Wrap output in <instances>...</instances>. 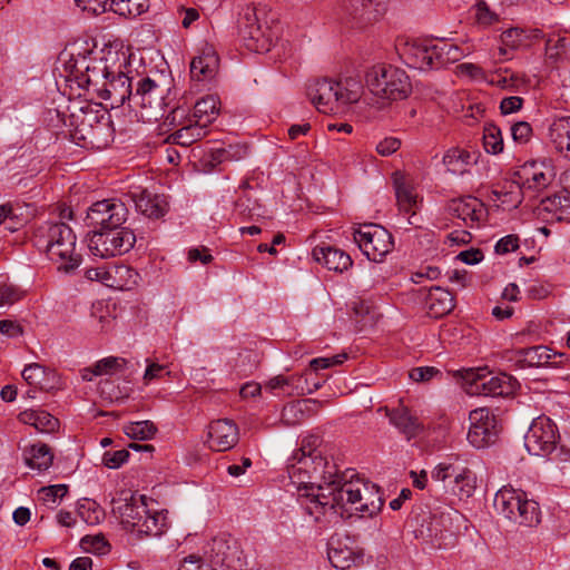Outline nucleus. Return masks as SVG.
Returning a JSON list of instances; mask_svg holds the SVG:
<instances>
[{
    "label": "nucleus",
    "instance_id": "11",
    "mask_svg": "<svg viewBox=\"0 0 570 570\" xmlns=\"http://www.w3.org/2000/svg\"><path fill=\"white\" fill-rule=\"evenodd\" d=\"M128 209L117 198H109L92 204L86 216L87 225L94 230H106L122 227L127 220Z\"/></svg>",
    "mask_w": 570,
    "mask_h": 570
},
{
    "label": "nucleus",
    "instance_id": "32",
    "mask_svg": "<svg viewBox=\"0 0 570 570\" xmlns=\"http://www.w3.org/2000/svg\"><path fill=\"white\" fill-rule=\"evenodd\" d=\"M302 383H306L304 375H276L264 384V389L275 395H297L303 392Z\"/></svg>",
    "mask_w": 570,
    "mask_h": 570
},
{
    "label": "nucleus",
    "instance_id": "48",
    "mask_svg": "<svg viewBox=\"0 0 570 570\" xmlns=\"http://www.w3.org/2000/svg\"><path fill=\"white\" fill-rule=\"evenodd\" d=\"M149 9V0H110L109 10L124 17L135 18Z\"/></svg>",
    "mask_w": 570,
    "mask_h": 570
},
{
    "label": "nucleus",
    "instance_id": "21",
    "mask_svg": "<svg viewBox=\"0 0 570 570\" xmlns=\"http://www.w3.org/2000/svg\"><path fill=\"white\" fill-rule=\"evenodd\" d=\"M564 355L562 353L552 352L543 345L532 346L529 348H520L513 352L511 361L519 367H558L563 363Z\"/></svg>",
    "mask_w": 570,
    "mask_h": 570
},
{
    "label": "nucleus",
    "instance_id": "39",
    "mask_svg": "<svg viewBox=\"0 0 570 570\" xmlns=\"http://www.w3.org/2000/svg\"><path fill=\"white\" fill-rule=\"evenodd\" d=\"M540 209L548 213L551 219L570 222V194L560 193L542 199Z\"/></svg>",
    "mask_w": 570,
    "mask_h": 570
},
{
    "label": "nucleus",
    "instance_id": "27",
    "mask_svg": "<svg viewBox=\"0 0 570 570\" xmlns=\"http://www.w3.org/2000/svg\"><path fill=\"white\" fill-rule=\"evenodd\" d=\"M136 209L148 218H160L168 210V204L164 196L141 190L132 194Z\"/></svg>",
    "mask_w": 570,
    "mask_h": 570
},
{
    "label": "nucleus",
    "instance_id": "13",
    "mask_svg": "<svg viewBox=\"0 0 570 570\" xmlns=\"http://www.w3.org/2000/svg\"><path fill=\"white\" fill-rule=\"evenodd\" d=\"M466 392L472 395L502 396L512 393L515 381L512 376L500 373L493 375L487 370L471 371L465 377Z\"/></svg>",
    "mask_w": 570,
    "mask_h": 570
},
{
    "label": "nucleus",
    "instance_id": "22",
    "mask_svg": "<svg viewBox=\"0 0 570 570\" xmlns=\"http://www.w3.org/2000/svg\"><path fill=\"white\" fill-rule=\"evenodd\" d=\"M524 189L540 190L549 186L554 179L556 173L553 166L548 161L525 163L519 171L515 173Z\"/></svg>",
    "mask_w": 570,
    "mask_h": 570
},
{
    "label": "nucleus",
    "instance_id": "1",
    "mask_svg": "<svg viewBox=\"0 0 570 570\" xmlns=\"http://www.w3.org/2000/svg\"><path fill=\"white\" fill-rule=\"evenodd\" d=\"M32 242L39 250L47 254L60 272L71 273L81 264V255L76 249L77 236L65 223L40 224L33 232Z\"/></svg>",
    "mask_w": 570,
    "mask_h": 570
},
{
    "label": "nucleus",
    "instance_id": "49",
    "mask_svg": "<svg viewBox=\"0 0 570 570\" xmlns=\"http://www.w3.org/2000/svg\"><path fill=\"white\" fill-rule=\"evenodd\" d=\"M353 12L367 20L377 19L386 10L385 0H351Z\"/></svg>",
    "mask_w": 570,
    "mask_h": 570
},
{
    "label": "nucleus",
    "instance_id": "56",
    "mask_svg": "<svg viewBox=\"0 0 570 570\" xmlns=\"http://www.w3.org/2000/svg\"><path fill=\"white\" fill-rule=\"evenodd\" d=\"M81 548L89 553L104 556L110 551V544L102 534L86 535L80 541Z\"/></svg>",
    "mask_w": 570,
    "mask_h": 570
},
{
    "label": "nucleus",
    "instance_id": "45",
    "mask_svg": "<svg viewBox=\"0 0 570 570\" xmlns=\"http://www.w3.org/2000/svg\"><path fill=\"white\" fill-rule=\"evenodd\" d=\"M432 55H434L435 69H440L449 63L459 61L463 57V50L454 43L439 41L434 42Z\"/></svg>",
    "mask_w": 570,
    "mask_h": 570
},
{
    "label": "nucleus",
    "instance_id": "37",
    "mask_svg": "<svg viewBox=\"0 0 570 570\" xmlns=\"http://www.w3.org/2000/svg\"><path fill=\"white\" fill-rule=\"evenodd\" d=\"M19 420L41 433H53L59 428L58 419L45 410H26L19 414Z\"/></svg>",
    "mask_w": 570,
    "mask_h": 570
},
{
    "label": "nucleus",
    "instance_id": "4",
    "mask_svg": "<svg viewBox=\"0 0 570 570\" xmlns=\"http://www.w3.org/2000/svg\"><path fill=\"white\" fill-rule=\"evenodd\" d=\"M338 480L340 482H336L338 485L336 495L341 499L342 508L351 504L354 510L368 517L381 510L383 500L375 484L355 478L354 471L344 472L338 476Z\"/></svg>",
    "mask_w": 570,
    "mask_h": 570
},
{
    "label": "nucleus",
    "instance_id": "14",
    "mask_svg": "<svg viewBox=\"0 0 570 570\" xmlns=\"http://www.w3.org/2000/svg\"><path fill=\"white\" fill-rule=\"evenodd\" d=\"M431 478L441 482L451 480V491L461 500L470 498L475 490V475L466 466L441 462L431 472Z\"/></svg>",
    "mask_w": 570,
    "mask_h": 570
},
{
    "label": "nucleus",
    "instance_id": "41",
    "mask_svg": "<svg viewBox=\"0 0 570 570\" xmlns=\"http://www.w3.org/2000/svg\"><path fill=\"white\" fill-rule=\"evenodd\" d=\"M549 137L554 148L561 153L570 154V117L554 120L549 128Z\"/></svg>",
    "mask_w": 570,
    "mask_h": 570
},
{
    "label": "nucleus",
    "instance_id": "23",
    "mask_svg": "<svg viewBox=\"0 0 570 570\" xmlns=\"http://www.w3.org/2000/svg\"><path fill=\"white\" fill-rule=\"evenodd\" d=\"M450 215L461 219L468 227L479 226L487 210L482 202L472 196L451 199L446 205Z\"/></svg>",
    "mask_w": 570,
    "mask_h": 570
},
{
    "label": "nucleus",
    "instance_id": "57",
    "mask_svg": "<svg viewBox=\"0 0 570 570\" xmlns=\"http://www.w3.org/2000/svg\"><path fill=\"white\" fill-rule=\"evenodd\" d=\"M46 371L45 366L32 363L23 368L22 377L29 385L42 389L46 381Z\"/></svg>",
    "mask_w": 570,
    "mask_h": 570
},
{
    "label": "nucleus",
    "instance_id": "10",
    "mask_svg": "<svg viewBox=\"0 0 570 570\" xmlns=\"http://www.w3.org/2000/svg\"><path fill=\"white\" fill-rule=\"evenodd\" d=\"M125 51L116 50L111 47L102 48L96 51L87 70L86 78H82V86L92 88L97 94L102 86L106 85L107 78L110 75L119 71V59Z\"/></svg>",
    "mask_w": 570,
    "mask_h": 570
},
{
    "label": "nucleus",
    "instance_id": "18",
    "mask_svg": "<svg viewBox=\"0 0 570 570\" xmlns=\"http://www.w3.org/2000/svg\"><path fill=\"white\" fill-rule=\"evenodd\" d=\"M317 491L316 494H307L305 500L302 501V505L314 521L320 522L327 514H337L336 507L342 508V503L336 495L338 493L337 484L327 489V484L318 483Z\"/></svg>",
    "mask_w": 570,
    "mask_h": 570
},
{
    "label": "nucleus",
    "instance_id": "62",
    "mask_svg": "<svg viewBox=\"0 0 570 570\" xmlns=\"http://www.w3.org/2000/svg\"><path fill=\"white\" fill-rule=\"evenodd\" d=\"M82 11L100 14L109 10L110 0H73Z\"/></svg>",
    "mask_w": 570,
    "mask_h": 570
},
{
    "label": "nucleus",
    "instance_id": "50",
    "mask_svg": "<svg viewBox=\"0 0 570 570\" xmlns=\"http://www.w3.org/2000/svg\"><path fill=\"white\" fill-rule=\"evenodd\" d=\"M327 554L331 564L340 570L350 569L357 560L354 551L347 547L331 546Z\"/></svg>",
    "mask_w": 570,
    "mask_h": 570
},
{
    "label": "nucleus",
    "instance_id": "55",
    "mask_svg": "<svg viewBox=\"0 0 570 570\" xmlns=\"http://www.w3.org/2000/svg\"><path fill=\"white\" fill-rule=\"evenodd\" d=\"M311 404V402H307ZM303 407L306 409V403L299 401L291 402L283 407L282 420L286 425L293 426L306 420Z\"/></svg>",
    "mask_w": 570,
    "mask_h": 570
},
{
    "label": "nucleus",
    "instance_id": "20",
    "mask_svg": "<svg viewBox=\"0 0 570 570\" xmlns=\"http://www.w3.org/2000/svg\"><path fill=\"white\" fill-rule=\"evenodd\" d=\"M400 58L403 62L413 69L431 70L434 66V42L407 40L400 42L396 47Z\"/></svg>",
    "mask_w": 570,
    "mask_h": 570
},
{
    "label": "nucleus",
    "instance_id": "44",
    "mask_svg": "<svg viewBox=\"0 0 570 570\" xmlns=\"http://www.w3.org/2000/svg\"><path fill=\"white\" fill-rule=\"evenodd\" d=\"M474 161L472 154L459 148L449 149L443 156V164L454 175H463Z\"/></svg>",
    "mask_w": 570,
    "mask_h": 570
},
{
    "label": "nucleus",
    "instance_id": "53",
    "mask_svg": "<svg viewBox=\"0 0 570 570\" xmlns=\"http://www.w3.org/2000/svg\"><path fill=\"white\" fill-rule=\"evenodd\" d=\"M474 22L481 28H488L499 22L498 13L490 10L484 0H479L472 8Z\"/></svg>",
    "mask_w": 570,
    "mask_h": 570
},
{
    "label": "nucleus",
    "instance_id": "3",
    "mask_svg": "<svg viewBox=\"0 0 570 570\" xmlns=\"http://www.w3.org/2000/svg\"><path fill=\"white\" fill-rule=\"evenodd\" d=\"M307 97L313 106L323 114H337L361 98L356 82H336L330 79H317L307 86Z\"/></svg>",
    "mask_w": 570,
    "mask_h": 570
},
{
    "label": "nucleus",
    "instance_id": "29",
    "mask_svg": "<svg viewBox=\"0 0 570 570\" xmlns=\"http://www.w3.org/2000/svg\"><path fill=\"white\" fill-rule=\"evenodd\" d=\"M523 189L520 180H507L492 190V199L504 209H513L522 203Z\"/></svg>",
    "mask_w": 570,
    "mask_h": 570
},
{
    "label": "nucleus",
    "instance_id": "15",
    "mask_svg": "<svg viewBox=\"0 0 570 570\" xmlns=\"http://www.w3.org/2000/svg\"><path fill=\"white\" fill-rule=\"evenodd\" d=\"M470 429L466 435L469 443L475 449H483L494 442L499 430L495 416L487 407L470 412Z\"/></svg>",
    "mask_w": 570,
    "mask_h": 570
},
{
    "label": "nucleus",
    "instance_id": "51",
    "mask_svg": "<svg viewBox=\"0 0 570 570\" xmlns=\"http://www.w3.org/2000/svg\"><path fill=\"white\" fill-rule=\"evenodd\" d=\"M483 146L487 153L498 155L503 151V137L500 128L494 124H487L483 128Z\"/></svg>",
    "mask_w": 570,
    "mask_h": 570
},
{
    "label": "nucleus",
    "instance_id": "61",
    "mask_svg": "<svg viewBox=\"0 0 570 570\" xmlns=\"http://www.w3.org/2000/svg\"><path fill=\"white\" fill-rule=\"evenodd\" d=\"M129 458V452L125 449L117 450L114 452L107 451L102 455V463L109 469H118Z\"/></svg>",
    "mask_w": 570,
    "mask_h": 570
},
{
    "label": "nucleus",
    "instance_id": "16",
    "mask_svg": "<svg viewBox=\"0 0 570 570\" xmlns=\"http://www.w3.org/2000/svg\"><path fill=\"white\" fill-rule=\"evenodd\" d=\"M129 55L124 52L121 58L119 59V71L110 75L106 80V85L102 86L100 91L98 92L99 97L105 100H110L111 105L121 106L127 100L130 102V97H132L131 90V77L129 76Z\"/></svg>",
    "mask_w": 570,
    "mask_h": 570
},
{
    "label": "nucleus",
    "instance_id": "24",
    "mask_svg": "<svg viewBox=\"0 0 570 570\" xmlns=\"http://www.w3.org/2000/svg\"><path fill=\"white\" fill-rule=\"evenodd\" d=\"M208 445L212 450L224 452L233 449L238 442L237 425L230 420H217L208 428Z\"/></svg>",
    "mask_w": 570,
    "mask_h": 570
},
{
    "label": "nucleus",
    "instance_id": "36",
    "mask_svg": "<svg viewBox=\"0 0 570 570\" xmlns=\"http://www.w3.org/2000/svg\"><path fill=\"white\" fill-rule=\"evenodd\" d=\"M179 125H181V127L169 135L168 141L187 147L208 134L207 128L199 125L193 118L187 119L185 122H179Z\"/></svg>",
    "mask_w": 570,
    "mask_h": 570
},
{
    "label": "nucleus",
    "instance_id": "52",
    "mask_svg": "<svg viewBox=\"0 0 570 570\" xmlns=\"http://www.w3.org/2000/svg\"><path fill=\"white\" fill-rule=\"evenodd\" d=\"M127 436L135 440H150L157 432V426L151 421L131 422L124 426Z\"/></svg>",
    "mask_w": 570,
    "mask_h": 570
},
{
    "label": "nucleus",
    "instance_id": "43",
    "mask_svg": "<svg viewBox=\"0 0 570 570\" xmlns=\"http://www.w3.org/2000/svg\"><path fill=\"white\" fill-rule=\"evenodd\" d=\"M433 511L448 537H452L462 527H465L464 515L452 507H439L433 509Z\"/></svg>",
    "mask_w": 570,
    "mask_h": 570
},
{
    "label": "nucleus",
    "instance_id": "19",
    "mask_svg": "<svg viewBox=\"0 0 570 570\" xmlns=\"http://www.w3.org/2000/svg\"><path fill=\"white\" fill-rule=\"evenodd\" d=\"M148 508L147 498L136 493H122L119 498L112 500V512L131 531L137 530L145 513H148Z\"/></svg>",
    "mask_w": 570,
    "mask_h": 570
},
{
    "label": "nucleus",
    "instance_id": "8",
    "mask_svg": "<svg viewBox=\"0 0 570 570\" xmlns=\"http://www.w3.org/2000/svg\"><path fill=\"white\" fill-rule=\"evenodd\" d=\"M136 242L132 230L126 227L92 230L88 247L100 258L115 257L129 252Z\"/></svg>",
    "mask_w": 570,
    "mask_h": 570
},
{
    "label": "nucleus",
    "instance_id": "54",
    "mask_svg": "<svg viewBox=\"0 0 570 570\" xmlns=\"http://www.w3.org/2000/svg\"><path fill=\"white\" fill-rule=\"evenodd\" d=\"M127 366V360L118 356H108L94 364L96 375H112Z\"/></svg>",
    "mask_w": 570,
    "mask_h": 570
},
{
    "label": "nucleus",
    "instance_id": "64",
    "mask_svg": "<svg viewBox=\"0 0 570 570\" xmlns=\"http://www.w3.org/2000/svg\"><path fill=\"white\" fill-rule=\"evenodd\" d=\"M532 135V127L527 121H519L511 127L512 139L518 144H525Z\"/></svg>",
    "mask_w": 570,
    "mask_h": 570
},
{
    "label": "nucleus",
    "instance_id": "25",
    "mask_svg": "<svg viewBox=\"0 0 570 570\" xmlns=\"http://www.w3.org/2000/svg\"><path fill=\"white\" fill-rule=\"evenodd\" d=\"M218 57L213 47L206 46L190 62V76L197 81L212 80L218 70Z\"/></svg>",
    "mask_w": 570,
    "mask_h": 570
},
{
    "label": "nucleus",
    "instance_id": "31",
    "mask_svg": "<svg viewBox=\"0 0 570 570\" xmlns=\"http://www.w3.org/2000/svg\"><path fill=\"white\" fill-rule=\"evenodd\" d=\"M168 528V511L148 508V513H145L136 532L145 535L159 537L164 534Z\"/></svg>",
    "mask_w": 570,
    "mask_h": 570
},
{
    "label": "nucleus",
    "instance_id": "60",
    "mask_svg": "<svg viewBox=\"0 0 570 570\" xmlns=\"http://www.w3.org/2000/svg\"><path fill=\"white\" fill-rule=\"evenodd\" d=\"M147 367L145 370L142 381L145 385L150 384L155 380H160L164 375H169L170 371H167V366L154 362L149 358L146 360Z\"/></svg>",
    "mask_w": 570,
    "mask_h": 570
},
{
    "label": "nucleus",
    "instance_id": "33",
    "mask_svg": "<svg viewBox=\"0 0 570 570\" xmlns=\"http://www.w3.org/2000/svg\"><path fill=\"white\" fill-rule=\"evenodd\" d=\"M546 57L552 62L570 59V33L552 31L546 40Z\"/></svg>",
    "mask_w": 570,
    "mask_h": 570
},
{
    "label": "nucleus",
    "instance_id": "46",
    "mask_svg": "<svg viewBox=\"0 0 570 570\" xmlns=\"http://www.w3.org/2000/svg\"><path fill=\"white\" fill-rule=\"evenodd\" d=\"M246 155L247 147L245 145H224L209 150L208 163L212 167H215L225 161L239 160Z\"/></svg>",
    "mask_w": 570,
    "mask_h": 570
},
{
    "label": "nucleus",
    "instance_id": "30",
    "mask_svg": "<svg viewBox=\"0 0 570 570\" xmlns=\"http://www.w3.org/2000/svg\"><path fill=\"white\" fill-rule=\"evenodd\" d=\"M390 423L395 426L407 439L415 436L422 429L416 415L406 406L400 405L387 412Z\"/></svg>",
    "mask_w": 570,
    "mask_h": 570
},
{
    "label": "nucleus",
    "instance_id": "5",
    "mask_svg": "<svg viewBox=\"0 0 570 570\" xmlns=\"http://www.w3.org/2000/svg\"><path fill=\"white\" fill-rule=\"evenodd\" d=\"M495 511L520 525L534 527L541 521L539 504L528 494L512 487H502L494 495Z\"/></svg>",
    "mask_w": 570,
    "mask_h": 570
},
{
    "label": "nucleus",
    "instance_id": "9",
    "mask_svg": "<svg viewBox=\"0 0 570 570\" xmlns=\"http://www.w3.org/2000/svg\"><path fill=\"white\" fill-rule=\"evenodd\" d=\"M354 242L362 253L373 262H381L394 246L392 235L376 224H364L353 234Z\"/></svg>",
    "mask_w": 570,
    "mask_h": 570
},
{
    "label": "nucleus",
    "instance_id": "2",
    "mask_svg": "<svg viewBox=\"0 0 570 570\" xmlns=\"http://www.w3.org/2000/svg\"><path fill=\"white\" fill-rule=\"evenodd\" d=\"M288 476L298 488H313L314 484L325 483L327 489L340 482L335 465L330 464L316 450L301 448L293 452L287 463Z\"/></svg>",
    "mask_w": 570,
    "mask_h": 570
},
{
    "label": "nucleus",
    "instance_id": "17",
    "mask_svg": "<svg viewBox=\"0 0 570 570\" xmlns=\"http://www.w3.org/2000/svg\"><path fill=\"white\" fill-rule=\"evenodd\" d=\"M159 86L150 78L138 81L136 92L130 97L129 106L141 109V118L157 119L163 109V95Z\"/></svg>",
    "mask_w": 570,
    "mask_h": 570
},
{
    "label": "nucleus",
    "instance_id": "40",
    "mask_svg": "<svg viewBox=\"0 0 570 570\" xmlns=\"http://www.w3.org/2000/svg\"><path fill=\"white\" fill-rule=\"evenodd\" d=\"M395 194L397 204L401 212L410 214L407 218L409 225H417L416 210L419 208V199L417 195L414 193L413 188L406 185L405 183L395 181Z\"/></svg>",
    "mask_w": 570,
    "mask_h": 570
},
{
    "label": "nucleus",
    "instance_id": "38",
    "mask_svg": "<svg viewBox=\"0 0 570 570\" xmlns=\"http://www.w3.org/2000/svg\"><path fill=\"white\" fill-rule=\"evenodd\" d=\"M24 463L33 470L46 471L53 461L50 448L45 443H35L23 450Z\"/></svg>",
    "mask_w": 570,
    "mask_h": 570
},
{
    "label": "nucleus",
    "instance_id": "59",
    "mask_svg": "<svg viewBox=\"0 0 570 570\" xmlns=\"http://www.w3.org/2000/svg\"><path fill=\"white\" fill-rule=\"evenodd\" d=\"M23 292L10 283H0V306L12 305L20 301Z\"/></svg>",
    "mask_w": 570,
    "mask_h": 570
},
{
    "label": "nucleus",
    "instance_id": "26",
    "mask_svg": "<svg viewBox=\"0 0 570 570\" xmlns=\"http://www.w3.org/2000/svg\"><path fill=\"white\" fill-rule=\"evenodd\" d=\"M312 254L317 263L334 272L347 271L353 264L348 254L332 246H316Z\"/></svg>",
    "mask_w": 570,
    "mask_h": 570
},
{
    "label": "nucleus",
    "instance_id": "35",
    "mask_svg": "<svg viewBox=\"0 0 570 570\" xmlns=\"http://www.w3.org/2000/svg\"><path fill=\"white\" fill-rule=\"evenodd\" d=\"M438 518L432 510L428 517L422 519L420 525L415 529V537L435 547H441L448 538Z\"/></svg>",
    "mask_w": 570,
    "mask_h": 570
},
{
    "label": "nucleus",
    "instance_id": "6",
    "mask_svg": "<svg viewBox=\"0 0 570 570\" xmlns=\"http://www.w3.org/2000/svg\"><path fill=\"white\" fill-rule=\"evenodd\" d=\"M366 86L371 94L382 100L406 98L412 89L404 70L393 66H374L366 73Z\"/></svg>",
    "mask_w": 570,
    "mask_h": 570
},
{
    "label": "nucleus",
    "instance_id": "42",
    "mask_svg": "<svg viewBox=\"0 0 570 570\" xmlns=\"http://www.w3.org/2000/svg\"><path fill=\"white\" fill-rule=\"evenodd\" d=\"M219 112V99L216 96H206L194 106L193 119L207 128Z\"/></svg>",
    "mask_w": 570,
    "mask_h": 570
},
{
    "label": "nucleus",
    "instance_id": "12",
    "mask_svg": "<svg viewBox=\"0 0 570 570\" xmlns=\"http://www.w3.org/2000/svg\"><path fill=\"white\" fill-rule=\"evenodd\" d=\"M559 438L554 422L542 415L532 421L524 436V446L531 455L544 456L556 450Z\"/></svg>",
    "mask_w": 570,
    "mask_h": 570
},
{
    "label": "nucleus",
    "instance_id": "7",
    "mask_svg": "<svg viewBox=\"0 0 570 570\" xmlns=\"http://www.w3.org/2000/svg\"><path fill=\"white\" fill-rule=\"evenodd\" d=\"M263 10L247 7L239 19V37L244 46L254 52H267L278 38V31L262 21Z\"/></svg>",
    "mask_w": 570,
    "mask_h": 570
},
{
    "label": "nucleus",
    "instance_id": "28",
    "mask_svg": "<svg viewBox=\"0 0 570 570\" xmlns=\"http://www.w3.org/2000/svg\"><path fill=\"white\" fill-rule=\"evenodd\" d=\"M90 41L78 40L67 47L59 56V62L62 66L66 77L76 80L79 83L80 76L78 73L77 56L89 53Z\"/></svg>",
    "mask_w": 570,
    "mask_h": 570
},
{
    "label": "nucleus",
    "instance_id": "63",
    "mask_svg": "<svg viewBox=\"0 0 570 570\" xmlns=\"http://www.w3.org/2000/svg\"><path fill=\"white\" fill-rule=\"evenodd\" d=\"M115 281L125 283L126 288H129L131 284L136 283L137 273L126 265H115L114 269Z\"/></svg>",
    "mask_w": 570,
    "mask_h": 570
},
{
    "label": "nucleus",
    "instance_id": "47",
    "mask_svg": "<svg viewBox=\"0 0 570 570\" xmlns=\"http://www.w3.org/2000/svg\"><path fill=\"white\" fill-rule=\"evenodd\" d=\"M115 317L106 303L98 301L92 304L90 312V325L95 332H108L112 326Z\"/></svg>",
    "mask_w": 570,
    "mask_h": 570
},
{
    "label": "nucleus",
    "instance_id": "34",
    "mask_svg": "<svg viewBox=\"0 0 570 570\" xmlns=\"http://www.w3.org/2000/svg\"><path fill=\"white\" fill-rule=\"evenodd\" d=\"M426 306L433 317H441L453 309L454 296L445 288L433 286L426 295Z\"/></svg>",
    "mask_w": 570,
    "mask_h": 570
},
{
    "label": "nucleus",
    "instance_id": "58",
    "mask_svg": "<svg viewBox=\"0 0 570 570\" xmlns=\"http://www.w3.org/2000/svg\"><path fill=\"white\" fill-rule=\"evenodd\" d=\"M68 492V487L66 484H55L49 487H43L39 490L38 495L39 500H41L47 505H55L58 500H61Z\"/></svg>",
    "mask_w": 570,
    "mask_h": 570
}]
</instances>
